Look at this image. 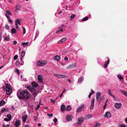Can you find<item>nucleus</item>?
I'll use <instances>...</instances> for the list:
<instances>
[{
    "instance_id": "nucleus-60",
    "label": "nucleus",
    "mask_w": 127,
    "mask_h": 127,
    "mask_svg": "<svg viewBox=\"0 0 127 127\" xmlns=\"http://www.w3.org/2000/svg\"><path fill=\"white\" fill-rule=\"evenodd\" d=\"M50 100L51 102H53L54 103H55V101H54L52 99H51Z\"/></svg>"
},
{
    "instance_id": "nucleus-19",
    "label": "nucleus",
    "mask_w": 127,
    "mask_h": 127,
    "mask_svg": "<svg viewBox=\"0 0 127 127\" xmlns=\"http://www.w3.org/2000/svg\"><path fill=\"white\" fill-rule=\"evenodd\" d=\"M66 119L68 121L71 120V117L69 115H67L66 116Z\"/></svg>"
},
{
    "instance_id": "nucleus-8",
    "label": "nucleus",
    "mask_w": 127,
    "mask_h": 127,
    "mask_svg": "<svg viewBox=\"0 0 127 127\" xmlns=\"http://www.w3.org/2000/svg\"><path fill=\"white\" fill-rule=\"evenodd\" d=\"M38 81L40 82H41L43 80L42 76L41 75H38Z\"/></svg>"
},
{
    "instance_id": "nucleus-12",
    "label": "nucleus",
    "mask_w": 127,
    "mask_h": 127,
    "mask_svg": "<svg viewBox=\"0 0 127 127\" xmlns=\"http://www.w3.org/2000/svg\"><path fill=\"white\" fill-rule=\"evenodd\" d=\"M106 59H107V61L106 63L105 62V63L104 64V68H106L107 67V65L109 64V59L108 57H106Z\"/></svg>"
},
{
    "instance_id": "nucleus-50",
    "label": "nucleus",
    "mask_w": 127,
    "mask_h": 127,
    "mask_svg": "<svg viewBox=\"0 0 127 127\" xmlns=\"http://www.w3.org/2000/svg\"><path fill=\"white\" fill-rule=\"evenodd\" d=\"M23 34H24L26 33V31L25 28L24 27H23Z\"/></svg>"
},
{
    "instance_id": "nucleus-15",
    "label": "nucleus",
    "mask_w": 127,
    "mask_h": 127,
    "mask_svg": "<svg viewBox=\"0 0 127 127\" xmlns=\"http://www.w3.org/2000/svg\"><path fill=\"white\" fill-rule=\"evenodd\" d=\"M101 95V93L100 92H97L96 94V100L97 101L99 97Z\"/></svg>"
},
{
    "instance_id": "nucleus-55",
    "label": "nucleus",
    "mask_w": 127,
    "mask_h": 127,
    "mask_svg": "<svg viewBox=\"0 0 127 127\" xmlns=\"http://www.w3.org/2000/svg\"><path fill=\"white\" fill-rule=\"evenodd\" d=\"M65 27V25L63 24L62 26H61L59 28V29H60L61 28H63V27Z\"/></svg>"
},
{
    "instance_id": "nucleus-3",
    "label": "nucleus",
    "mask_w": 127,
    "mask_h": 127,
    "mask_svg": "<svg viewBox=\"0 0 127 127\" xmlns=\"http://www.w3.org/2000/svg\"><path fill=\"white\" fill-rule=\"evenodd\" d=\"M47 63V62L45 60H42L37 61V64L38 66H42L46 64Z\"/></svg>"
},
{
    "instance_id": "nucleus-61",
    "label": "nucleus",
    "mask_w": 127,
    "mask_h": 127,
    "mask_svg": "<svg viewBox=\"0 0 127 127\" xmlns=\"http://www.w3.org/2000/svg\"><path fill=\"white\" fill-rule=\"evenodd\" d=\"M17 43V42L16 41H14V45H16Z\"/></svg>"
},
{
    "instance_id": "nucleus-13",
    "label": "nucleus",
    "mask_w": 127,
    "mask_h": 127,
    "mask_svg": "<svg viewBox=\"0 0 127 127\" xmlns=\"http://www.w3.org/2000/svg\"><path fill=\"white\" fill-rule=\"evenodd\" d=\"M31 84L32 86L34 87H38V84L35 82H33L31 83Z\"/></svg>"
},
{
    "instance_id": "nucleus-59",
    "label": "nucleus",
    "mask_w": 127,
    "mask_h": 127,
    "mask_svg": "<svg viewBox=\"0 0 127 127\" xmlns=\"http://www.w3.org/2000/svg\"><path fill=\"white\" fill-rule=\"evenodd\" d=\"M5 15L6 16V17H7V18H9V19L10 18V16H8V15H7L6 14V13H5Z\"/></svg>"
},
{
    "instance_id": "nucleus-34",
    "label": "nucleus",
    "mask_w": 127,
    "mask_h": 127,
    "mask_svg": "<svg viewBox=\"0 0 127 127\" xmlns=\"http://www.w3.org/2000/svg\"><path fill=\"white\" fill-rule=\"evenodd\" d=\"M76 16V15L74 14H73L71 15L70 17V18L71 19V20H72L73 18H74Z\"/></svg>"
},
{
    "instance_id": "nucleus-35",
    "label": "nucleus",
    "mask_w": 127,
    "mask_h": 127,
    "mask_svg": "<svg viewBox=\"0 0 127 127\" xmlns=\"http://www.w3.org/2000/svg\"><path fill=\"white\" fill-rule=\"evenodd\" d=\"M6 111H8V109L7 108H6V109H5V108H2L1 109V112L3 113Z\"/></svg>"
},
{
    "instance_id": "nucleus-51",
    "label": "nucleus",
    "mask_w": 127,
    "mask_h": 127,
    "mask_svg": "<svg viewBox=\"0 0 127 127\" xmlns=\"http://www.w3.org/2000/svg\"><path fill=\"white\" fill-rule=\"evenodd\" d=\"M5 28L7 30H8L9 28V26L8 25H6L5 26Z\"/></svg>"
},
{
    "instance_id": "nucleus-33",
    "label": "nucleus",
    "mask_w": 127,
    "mask_h": 127,
    "mask_svg": "<svg viewBox=\"0 0 127 127\" xmlns=\"http://www.w3.org/2000/svg\"><path fill=\"white\" fill-rule=\"evenodd\" d=\"M25 54V52L24 51H22L21 53V57H22V58H23Z\"/></svg>"
},
{
    "instance_id": "nucleus-4",
    "label": "nucleus",
    "mask_w": 127,
    "mask_h": 127,
    "mask_svg": "<svg viewBox=\"0 0 127 127\" xmlns=\"http://www.w3.org/2000/svg\"><path fill=\"white\" fill-rule=\"evenodd\" d=\"M54 75L56 77L59 78H64L67 77V76L60 74H55Z\"/></svg>"
},
{
    "instance_id": "nucleus-47",
    "label": "nucleus",
    "mask_w": 127,
    "mask_h": 127,
    "mask_svg": "<svg viewBox=\"0 0 127 127\" xmlns=\"http://www.w3.org/2000/svg\"><path fill=\"white\" fill-rule=\"evenodd\" d=\"M18 56L17 55H16L14 57V60H16L18 58Z\"/></svg>"
},
{
    "instance_id": "nucleus-64",
    "label": "nucleus",
    "mask_w": 127,
    "mask_h": 127,
    "mask_svg": "<svg viewBox=\"0 0 127 127\" xmlns=\"http://www.w3.org/2000/svg\"><path fill=\"white\" fill-rule=\"evenodd\" d=\"M25 127H30V126L28 125H27L25 126Z\"/></svg>"
},
{
    "instance_id": "nucleus-25",
    "label": "nucleus",
    "mask_w": 127,
    "mask_h": 127,
    "mask_svg": "<svg viewBox=\"0 0 127 127\" xmlns=\"http://www.w3.org/2000/svg\"><path fill=\"white\" fill-rule=\"evenodd\" d=\"M104 98V95L101 96L100 98L99 99L98 102H101V101L103 100Z\"/></svg>"
},
{
    "instance_id": "nucleus-43",
    "label": "nucleus",
    "mask_w": 127,
    "mask_h": 127,
    "mask_svg": "<svg viewBox=\"0 0 127 127\" xmlns=\"http://www.w3.org/2000/svg\"><path fill=\"white\" fill-rule=\"evenodd\" d=\"M95 102V98H92L91 102V104H93L94 105V103Z\"/></svg>"
},
{
    "instance_id": "nucleus-5",
    "label": "nucleus",
    "mask_w": 127,
    "mask_h": 127,
    "mask_svg": "<svg viewBox=\"0 0 127 127\" xmlns=\"http://www.w3.org/2000/svg\"><path fill=\"white\" fill-rule=\"evenodd\" d=\"M84 108V105L83 104L81 105L80 107H79L77 110V112H79L83 110Z\"/></svg>"
},
{
    "instance_id": "nucleus-41",
    "label": "nucleus",
    "mask_w": 127,
    "mask_h": 127,
    "mask_svg": "<svg viewBox=\"0 0 127 127\" xmlns=\"http://www.w3.org/2000/svg\"><path fill=\"white\" fill-rule=\"evenodd\" d=\"M15 72L18 74H19V72L18 69H15Z\"/></svg>"
},
{
    "instance_id": "nucleus-21",
    "label": "nucleus",
    "mask_w": 127,
    "mask_h": 127,
    "mask_svg": "<svg viewBox=\"0 0 127 127\" xmlns=\"http://www.w3.org/2000/svg\"><path fill=\"white\" fill-rule=\"evenodd\" d=\"M83 121V118H80L78 120V124H80Z\"/></svg>"
},
{
    "instance_id": "nucleus-44",
    "label": "nucleus",
    "mask_w": 127,
    "mask_h": 127,
    "mask_svg": "<svg viewBox=\"0 0 127 127\" xmlns=\"http://www.w3.org/2000/svg\"><path fill=\"white\" fill-rule=\"evenodd\" d=\"M6 12L7 13V14L9 15H12L11 13L10 12V11L9 10H7Z\"/></svg>"
},
{
    "instance_id": "nucleus-29",
    "label": "nucleus",
    "mask_w": 127,
    "mask_h": 127,
    "mask_svg": "<svg viewBox=\"0 0 127 127\" xmlns=\"http://www.w3.org/2000/svg\"><path fill=\"white\" fill-rule=\"evenodd\" d=\"M88 19V17L87 16H86L84 17L82 19V21H84L87 20Z\"/></svg>"
},
{
    "instance_id": "nucleus-24",
    "label": "nucleus",
    "mask_w": 127,
    "mask_h": 127,
    "mask_svg": "<svg viewBox=\"0 0 127 127\" xmlns=\"http://www.w3.org/2000/svg\"><path fill=\"white\" fill-rule=\"evenodd\" d=\"M118 127H127V126L124 124H119L118 125Z\"/></svg>"
},
{
    "instance_id": "nucleus-31",
    "label": "nucleus",
    "mask_w": 127,
    "mask_h": 127,
    "mask_svg": "<svg viewBox=\"0 0 127 127\" xmlns=\"http://www.w3.org/2000/svg\"><path fill=\"white\" fill-rule=\"evenodd\" d=\"M84 78L82 77H81L78 80V82L79 83H81L82 82V81L83 80Z\"/></svg>"
},
{
    "instance_id": "nucleus-9",
    "label": "nucleus",
    "mask_w": 127,
    "mask_h": 127,
    "mask_svg": "<svg viewBox=\"0 0 127 127\" xmlns=\"http://www.w3.org/2000/svg\"><path fill=\"white\" fill-rule=\"evenodd\" d=\"M6 94L7 95H9L12 92V89L11 87L10 88L6 90Z\"/></svg>"
},
{
    "instance_id": "nucleus-58",
    "label": "nucleus",
    "mask_w": 127,
    "mask_h": 127,
    "mask_svg": "<svg viewBox=\"0 0 127 127\" xmlns=\"http://www.w3.org/2000/svg\"><path fill=\"white\" fill-rule=\"evenodd\" d=\"M8 22H10V23H11L12 22V20L11 19H9L8 20Z\"/></svg>"
},
{
    "instance_id": "nucleus-18",
    "label": "nucleus",
    "mask_w": 127,
    "mask_h": 127,
    "mask_svg": "<svg viewBox=\"0 0 127 127\" xmlns=\"http://www.w3.org/2000/svg\"><path fill=\"white\" fill-rule=\"evenodd\" d=\"M27 118V116L26 115H23L22 116V119L23 121L25 122Z\"/></svg>"
},
{
    "instance_id": "nucleus-1",
    "label": "nucleus",
    "mask_w": 127,
    "mask_h": 127,
    "mask_svg": "<svg viewBox=\"0 0 127 127\" xmlns=\"http://www.w3.org/2000/svg\"><path fill=\"white\" fill-rule=\"evenodd\" d=\"M17 95L19 98L21 99H28L30 96V93L27 90H24L22 91H18Z\"/></svg>"
},
{
    "instance_id": "nucleus-6",
    "label": "nucleus",
    "mask_w": 127,
    "mask_h": 127,
    "mask_svg": "<svg viewBox=\"0 0 127 127\" xmlns=\"http://www.w3.org/2000/svg\"><path fill=\"white\" fill-rule=\"evenodd\" d=\"M76 63L72 64L67 67V68L69 69L73 68H74L76 66Z\"/></svg>"
},
{
    "instance_id": "nucleus-27",
    "label": "nucleus",
    "mask_w": 127,
    "mask_h": 127,
    "mask_svg": "<svg viewBox=\"0 0 127 127\" xmlns=\"http://www.w3.org/2000/svg\"><path fill=\"white\" fill-rule=\"evenodd\" d=\"M20 20L19 19H17L15 21V23H16L17 24L18 23L19 25H20Z\"/></svg>"
},
{
    "instance_id": "nucleus-37",
    "label": "nucleus",
    "mask_w": 127,
    "mask_h": 127,
    "mask_svg": "<svg viewBox=\"0 0 127 127\" xmlns=\"http://www.w3.org/2000/svg\"><path fill=\"white\" fill-rule=\"evenodd\" d=\"M120 91L124 95H125V94H126V93L127 92L126 91L122 90H121Z\"/></svg>"
},
{
    "instance_id": "nucleus-14",
    "label": "nucleus",
    "mask_w": 127,
    "mask_h": 127,
    "mask_svg": "<svg viewBox=\"0 0 127 127\" xmlns=\"http://www.w3.org/2000/svg\"><path fill=\"white\" fill-rule=\"evenodd\" d=\"M67 39V38L66 37H64L63 39H61V40L59 41L58 42V43L59 44H60L63 42H64Z\"/></svg>"
},
{
    "instance_id": "nucleus-45",
    "label": "nucleus",
    "mask_w": 127,
    "mask_h": 127,
    "mask_svg": "<svg viewBox=\"0 0 127 127\" xmlns=\"http://www.w3.org/2000/svg\"><path fill=\"white\" fill-rule=\"evenodd\" d=\"M9 37H5L4 38V39L7 41H8L9 40Z\"/></svg>"
},
{
    "instance_id": "nucleus-10",
    "label": "nucleus",
    "mask_w": 127,
    "mask_h": 127,
    "mask_svg": "<svg viewBox=\"0 0 127 127\" xmlns=\"http://www.w3.org/2000/svg\"><path fill=\"white\" fill-rule=\"evenodd\" d=\"M5 87L4 86L3 87V89H4V90L5 91V90H7V89H9L10 88H11V87L10 85L7 84H5Z\"/></svg>"
},
{
    "instance_id": "nucleus-36",
    "label": "nucleus",
    "mask_w": 127,
    "mask_h": 127,
    "mask_svg": "<svg viewBox=\"0 0 127 127\" xmlns=\"http://www.w3.org/2000/svg\"><path fill=\"white\" fill-rule=\"evenodd\" d=\"M7 117L10 120H11V118L12 116L10 114H8L7 115Z\"/></svg>"
},
{
    "instance_id": "nucleus-56",
    "label": "nucleus",
    "mask_w": 127,
    "mask_h": 127,
    "mask_svg": "<svg viewBox=\"0 0 127 127\" xmlns=\"http://www.w3.org/2000/svg\"><path fill=\"white\" fill-rule=\"evenodd\" d=\"M93 95L92 94V93H90V94H89V96H88V97H89L90 98L91 96Z\"/></svg>"
},
{
    "instance_id": "nucleus-16",
    "label": "nucleus",
    "mask_w": 127,
    "mask_h": 127,
    "mask_svg": "<svg viewBox=\"0 0 127 127\" xmlns=\"http://www.w3.org/2000/svg\"><path fill=\"white\" fill-rule=\"evenodd\" d=\"M21 123L20 121V120H17L15 122V126L16 127H18L20 125Z\"/></svg>"
},
{
    "instance_id": "nucleus-32",
    "label": "nucleus",
    "mask_w": 127,
    "mask_h": 127,
    "mask_svg": "<svg viewBox=\"0 0 127 127\" xmlns=\"http://www.w3.org/2000/svg\"><path fill=\"white\" fill-rule=\"evenodd\" d=\"M21 6L20 5H17L16 6V8L17 10H19Z\"/></svg>"
},
{
    "instance_id": "nucleus-28",
    "label": "nucleus",
    "mask_w": 127,
    "mask_h": 127,
    "mask_svg": "<svg viewBox=\"0 0 127 127\" xmlns=\"http://www.w3.org/2000/svg\"><path fill=\"white\" fill-rule=\"evenodd\" d=\"M29 43V42H27L25 43H23L22 45H23L24 47H25L26 46H27Z\"/></svg>"
},
{
    "instance_id": "nucleus-39",
    "label": "nucleus",
    "mask_w": 127,
    "mask_h": 127,
    "mask_svg": "<svg viewBox=\"0 0 127 127\" xmlns=\"http://www.w3.org/2000/svg\"><path fill=\"white\" fill-rule=\"evenodd\" d=\"M107 92L109 94L111 95H112L111 93V90L109 89L108 90Z\"/></svg>"
},
{
    "instance_id": "nucleus-20",
    "label": "nucleus",
    "mask_w": 127,
    "mask_h": 127,
    "mask_svg": "<svg viewBox=\"0 0 127 127\" xmlns=\"http://www.w3.org/2000/svg\"><path fill=\"white\" fill-rule=\"evenodd\" d=\"M66 109V107L63 104L61 106V110L62 111H64Z\"/></svg>"
},
{
    "instance_id": "nucleus-52",
    "label": "nucleus",
    "mask_w": 127,
    "mask_h": 127,
    "mask_svg": "<svg viewBox=\"0 0 127 127\" xmlns=\"http://www.w3.org/2000/svg\"><path fill=\"white\" fill-rule=\"evenodd\" d=\"M19 61H17V62H16V65H17V66H18V65H19Z\"/></svg>"
},
{
    "instance_id": "nucleus-42",
    "label": "nucleus",
    "mask_w": 127,
    "mask_h": 127,
    "mask_svg": "<svg viewBox=\"0 0 127 127\" xmlns=\"http://www.w3.org/2000/svg\"><path fill=\"white\" fill-rule=\"evenodd\" d=\"M94 105L93 104H91V106L90 108V110H92L94 107Z\"/></svg>"
},
{
    "instance_id": "nucleus-57",
    "label": "nucleus",
    "mask_w": 127,
    "mask_h": 127,
    "mask_svg": "<svg viewBox=\"0 0 127 127\" xmlns=\"http://www.w3.org/2000/svg\"><path fill=\"white\" fill-rule=\"evenodd\" d=\"M54 121L55 123H56L57 121V120L56 118H55L54 120Z\"/></svg>"
},
{
    "instance_id": "nucleus-40",
    "label": "nucleus",
    "mask_w": 127,
    "mask_h": 127,
    "mask_svg": "<svg viewBox=\"0 0 127 127\" xmlns=\"http://www.w3.org/2000/svg\"><path fill=\"white\" fill-rule=\"evenodd\" d=\"M118 78L120 80L122 79L123 78V77L120 75H118Z\"/></svg>"
},
{
    "instance_id": "nucleus-23",
    "label": "nucleus",
    "mask_w": 127,
    "mask_h": 127,
    "mask_svg": "<svg viewBox=\"0 0 127 127\" xmlns=\"http://www.w3.org/2000/svg\"><path fill=\"white\" fill-rule=\"evenodd\" d=\"M72 109V108L69 105H68L67 107L66 108V110L67 111H69Z\"/></svg>"
},
{
    "instance_id": "nucleus-2",
    "label": "nucleus",
    "mask_w": 127,
    "mask_h": 127,
    "mask_svg": "<svg viewBox=\"0 0 127 127\" xmlns=\"http://www.w3.org/2000/svg\"><path fill=\"white\" fill-rule=\"evenodd\" d=\"M26 87L31 92L33 93V96L35 97L37 94V92L35 91V88H34L30 86L29 85L26 86Z\"/></svg>"
},
{
    "instance_id": "nucleus-11",
    "label": "nucleus",
    "mask_w": 127,
    "mask_h": 127,
    "mask_svg": "<svg viewBox=\"0 0 127 127\" xmlns=\"http://www.w3.org/2000/svg\"><path fill=\"white\" fill-rule=\"evenodd\" d=\"M122 105V104L121 103H116L115 104V106L117 109H119L120 108Z\"/></svg>"
},
{
    "instance_id": "nucleus-26",
    "label": "nucleus",
    "mask_w": 127,
    "mask_h": 127,
    "mask_svg": "<svg viewBox=\"0 0 127 127\" xmlns=\"http://www.w3.org/2000/svg\"><path fill=\"white\" fill-rule=\"evenodd\" d=\"M5 104V101L2 100L0 101V106H2Z\"/></svg>"
},
{
    "instance_id": "nucleus-7",
    "label": "nucleus",
    "mask_w": 127,
    "mask_h": 127,
    "mask_svg": "<svg viewBox=\"0 0 127 127\" xmlns=\"http://www.w3.org/2000/svg\"><path fill=\"white\" fill-rule=\"evenodd\" d=\"M111 115L110 113L109 112H107L106 113L105 115H103V116L106 118H109L111 117Z\"/></svg>"
},
{
    "instance_id": "nucleus-63",
    "label": "nucleus",
    "mask_w": 127,
    "mask_h": 127,
    "mask_svg": "<svg viewBox=\"0 0 127 127\" xmlns=\"http://www.w3.org/2000/svg\"><path fill=\"white\" fill-rule=\"evenodd\" d=\"M40 107V106L39 105H38L37 106V108H38Z\"/></svg>"
},
{
    "instance_id": "nucleus-48",
    "label": "nucleus",
    "mask_w": 127,
    "mask_h": 127,
    "mask_svg": "<svg viewBox=\"0 0 127 127\" xmlns=\"http://www.w3.org/2000/svg\"><path fill=\"white\" fill-rule=\"evenodd\" d=\"M15 25L16 26V29H17L18 30H20L19 28V27L18 26V24H17L16 23H15Z\"/></svg>"
},
{
    "instance_id": "nucleus-22",
    "label": "nucleus",
    "mask_w": 127,
    "mask_h": 127,
    "mask_svg": "<svg viewBox=\"0 0 127 127\" xmlns=\"http://www.w3.org/2000/svg\"><path fill=\"white\" fill-rule=\"evenodd\" d=\"M16 30L14 28H13L11 29V32L12 34H15L16 33Z\"/></svg>"
},
{
    "instance_id": "nucleus-46",
    "label": "nucleus",
    "mask_w": 127,
    "mask_h": 127,
    "mask_svg": "<svg viewBox=\"0 0 127 127\" xmlns=\"http://www.w3.org/2000/svg\"><path fill=\"white\" fill-rule=\"evenodd\" d=\"M4 120L5 121H7V122H8V121H10V119H8V118H5L4 119Z\"/></svg>"
},
{
    "instance_id": "nucleus-53",
    "label": "nucleus",
    "mask_w": 127,
    "mask_h": 127,
    "mask_svg": "<svg viewBox=\"0 0 127 127\" xmlns=\"http://www.w3.org/2000/svg\"><path fill=\"white\" fill-rule=\"evenodd\" d=\"M53 114H47V115L48 116H49L50 117H52L53 116Z\"/></svg>"
},
{
    "instance_id": "nucleus-30",
    "label": "nucleus",
    "mask_w": 127,
    "mask_h": 127,
    "mask_svg": "<svg viewBox=\"0 0 127 127\" xmlns=\"http://www.w3.org/2000/svg\"><path fill=\"white\" fill-rule=\"evenodd\" d=\"M101 126V124L99 123H96L94 127H99Z\"/></svg>"
},
{
    "instance_id": "nucleus-17",
    "label": "nucleus",
    "mask_w": 127,
    "mask_h": 127,
    "mask_svg": "<svg viewBox=\"0 0 127 127\" xmlns=\"http://www.w3.org/2000/svg\"><path fill=\"white\" fill-rule=\"evenodd\" d=\"M54 59L56 61H58L60 59V56L58 55L55 56L54 57Z\"/></svg>"
},
{
    "instance_id": "nucleus-62",
    "label": "nucleus",
    "mask_w": 127,
    "mask_h": 127,
    "mask_svg": "<svg viewBox=\"0 0 127 127\" xmlns=\"http://www.w3.org/2000/svg\"><path fill=\"white\" fill-rule=\"evenodd\" d=\"M34 119L35 120V121H36L37 120V117L34 116Z\"/></svg>"
},
{
    "instance_id": "nucleus-54",
    "label": "nucleus",
    "mask_w": 127,
    "mask_h": 127,
    "mask_svg": "<svg viewBox=\"0 0 127 127\" xmlns=\"http://www.w3.org/2000/svg\"><path fill=\"white\" fill-rule=\"evenodd\" d=\"M68 59V58L67 57H65L64 58V60L65 61H67Z\"/></svg>"
},
{
    "instance_id": "nucleus-38",
    "label": "nucleus",
    "mask_w": 127,
    "mask_h": 127,
    "mask_svg": "<svg viewBox=\"0 0 127 127\" xmlns=\"http://www.w3.org/2000/svg\"><path fill=\"white\" fill-rule=\"evenodd\" d=\"M92 115L91 114H89L87 115V118L89 119L92 117Z\"/></svg>"
},
{
    "instance_id": "nucleus-49",
    "label": "nucleus",
    "mask_w": 127,
    "mask_h": 127,
    "mask_svg": "<svg viewBox=\"0 0 127 127\" xmlns=\"http://www.w3.org/2000/svg\"><path fill=\"white\" fill-rule=\"evenodd\" d=\"M9 126H10V125L9 124H7V127H6V125H4V124L3 125H2V126L3 127H9Z\"/></svg>"
}]
</instances>
